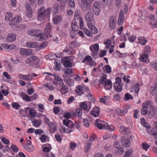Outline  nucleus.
Wrapping results in <instances>:
<instances>
[{
    "label": "nucleus",
    "instance_id": "f257e3e1",
    "mask_svg": "<svg viewBox=\"0 0 157 157\" xmlns=\"http://www.w3.org/2000/svg\"><path fill=\"white\" fill-rule=\"evenodd\" d=\"M27 33L32 36L38 37L40 39L44 40L47 36L46 34L41 33V31L37 29H31L27 31Z\"/></svg>",
    "mask_w": 157,
    "mask_h": 157
},
{
    "label": "nucleus",
    "instance_id": "f03ea898",
    "mask_svg": "<svg viewBox=\"0 0 157 157\" xmlns=\"http://www.w3.org/2000/svg\"><path fill=\"white\" fill-rule=\"evenodd\" d=\"M50 12L49 8L46 9L44 7L40 8L38 11V19L40 21L43 20L48 16Z\"/></svg>",
    "mask_w": 157,
    "mask_h": 157
},
{
    "label": "nucleus",
    "instance_id": "7ed1b4c3",
    "mask_svg": "<svg viewBox=\"0 0 157 157\" xmlns=\"http://www.w3.org/2000/svg\"><path fill=\"white\" fill-rule=\"evenodd\" d=\"M38 61V58L37 57L33 56L26 59L25 61L27 64L32 65L37 64Z\"/></svg>",
    "mask_w": 157,
    "mask_h": 157
},
{
    "label": "nucleus",
    "instance_id": "20e7f679",
    "mask_svg": "<svg viewBox=\"0 0 157 157\" xmlns=\"http://www.w3.org/2000/svg\"><path fill=\"white\" fill-rule=\"evenodd\" d=\"M151 101L148 100L142 104V108L141 110L142 114L145 115L147 113L148 108L151 106Z\"/></svg>",
    "mask_w": 157,
    "mask_h": 157
},
{
    "label": "nucleus",
    "instance_id": "39448f33",
    "mask_svg": "<svg viewBox=\"0 0 157 157\" xmlns=\"http://www.w3.org/2000/svg\"><path fill=\"white\" fill-rule=\"evenodd\" d=\"M148 111V116L149 118H152L155 115L157 111V108L153 105L152 102L151 101V106L149 107Z\"/></svg>",
    "mask_w": 157,
    "mask_h": 157
},
{
    "label": "nucleus",
    "instance_id": "423d86ee",
    "mask_svg": "<svg viewBox=\"0 0 157 157\" xmlns=\"http://www.w3.org/2000/svg\"><path fill=\"white\" fill-rule=\"evenodd\" d=\"M85 20L87 22V24H91L94 23V14L91 11H90L87 13L85 17Z\"/></svg>",
    "mask_w": 157,
    "mask_h": 157
},
{
    "label": "nucleus",
    "instance_id": "0eeeda50",
    "mask_svg": "<svg viewBox=\"0 0 157 157\" xmlns=\"http://www.w3.org/2000/svg\"><path fill=\"white\" fill-rule=\"evenodd\" d=\"M26 109L29 110V115L32 117H34L36 116L37 117H43L45 118L46 116L42 114V113L40 114L37 113L36 111L33 109H30L29 107H27Z\"/></svg>",
    "mask_w": 157,
    "mask_h": 157
},
{
    "label": "nucleus",
    "instance_id": "6e6552de",
    "mask_svg": "<svg viewBox=\"0 0 157 157\" xmlns=\"http://www.w3.org/2000/svg\"><path fill=\"white\" fill-rule=\"evenodd\" d=\"M71 59L68 57H65L62 59V63L66 67H71L72 65Z\"/></svg>",
    "mask_w": 157,
    "mask_h": 157
},
{
    "label": "nucleus",
    "instance_id": "1a4fd4ad",
    "mask_svg": "<svg viewBox=\"0 0 157 157\" xmlns=\"http://www.w3.org/2000/svg\"><path fill=\"white\" fill-rule=\"evenodd\" d=\"M116 19L115 16H112L109 21V28L111 30L115 29L116 25Z\"/></svg>",
    "mask_w": 157,
    "mask_h": 157
},
{
    "label": "nucleus",
    "instance_id": "9d476101",
    "mask_svg": "<svg viewBox=\"0 0 157 157\" xmlns=\"http://www.w3.org/2000/svg\"><path fill=\"white\" fill-rule=\"evenodd\" d=\"M92 3L91 2H86L80 4V6L82 10L84 11L90 10L91 9Z\"/></svg>",
    "mask_w": 157,
    "mask_h": 157
},
{
    "label": "nucleus",
    "instance_id": "9b49d317",
    "mask_svg": "<svg viewBox=\"0 0 157 157\" xmlns=\"http://www.w3.org/2000/svg\"><path fill=\"white\" fill-rule=\"evenodd\" d=\"M121 142L123 146L125 147H128L131 145V142L124 136L122 137Z\"/></svg>",
    "mask_w": 157,
    "mask_h": 157
},
{
    "label": "nucleus",
    "instance_id": "f8f14e48",
    "mask_svg": "<svg viewBox=\"0 0 157 157\" xmlns=\"http://www.w3.org/2000/svg\"><path fill=\"white\" fill-rule=\"evenodd\" d=\"M101 8L100 5L98 2L94 3L93 6V10L96 15H99L100 12Z\"/></svg>",
    "mask_w": 157,
    "mask_h": 157
},
{
    "label": "nucleus",
    "instance_id": "ddd939ff",
    "mask_svg": "<svg viewBox=\"0 0 157 157\" xmlns=\"http://www.w3.org/2000/svg\"><path fill=\"white\" fill-rule=\"evenodd\" d=\"M21 18L18 16H17L12 19L10 22L9 24L11 25H15L18 24L21 21Z\"/></svg>",
    "mask_w": 157,
    "mask_h": 157
},
{
    "label": "nucleus",
    "instance_id": "4468645a",
    "mask_svg": "<svg viewBox=\"0 0 157 157\" xmlns=\"http://www.w3.org/2000/svg\"><path fill=\"white\" fill-rule=\"evenodd\" d=\"M32 51L31 49L21 48L20 50V53L21 55L29 56L32 53Z\"/></svg>",
    "mask_w": 157,
    "mask_h": 157
},
{
    "label": "nucleus",
    "instance_id": "2eb2a0df",
    "mask_svg": "<svg viewBox=\"0 0 157 157\" xmlns=\"http://www.w3.org/2000/svg\"><path fill=\"white\" fill-rule=\"evenodd\" d=\"M150 23L151 25V28L155 29L157 27V20L154 15L150 16Z\"/></svg>",
    "mask_w": 157,
    "mask_h": 157
},
{
    "label": "nucleus",
    "instance_id": "dca6fc26",
    "mask_svg": "<svg viewBox=\"0 0 157 157\" xmlns=\"http://www.w3.org/2000/svg\"><path fill=\"white\" fill-rule=\"evenodd\" d=\"M24 147L29 152H31L34 150V148L31 144V142L29 140L27 141V144L25 145Z\"/></svg>",
    "mask_w": 157,
    "mask_h": 157
},
{
    "label": "nucleus",
    "instance_id": "f3484780",
    "mask_svg": "<svg viewBox=\"0 0 157 157\" xmlns=\"http://www.w3.org/2000/svg\"><path fill=\"white\" fill-rule=\"evenodd\" d=\"M94 23L87 24L90 31L91 33L96 34L98 32V30L96 27L94 25Z\"/></svg>",
    "mask_w": 157,
    "mask_h": 157
},
{
    "label": "nucleus",
    "instance_id": "a211bd4d",
    "mask_svg": "<svg viewBox=\"0 0 157 157\" xmlns=\"http://www.w3.org/2000/svg\"><path fill=\"white\" fill-rule=\"evenodd\" d=\"M64 81L69 86H71L74 85L73 80L68 76H66L64 78Z\"/></svg>",
    "mask_w": 157,
    "mask_h": 157
},
{
    "label": "nucleus",
    "instance_id": "6ab92c4d",
    "mask_svg": "<svg viewBox=\"0 0 157 157\" xmlns=\"http://www.w3.org/2000/svg\"><path fill=\"white\" fill-rule=\"evenodd\" d=\"M124 19V17L123 12V11H121L120 12V14L117 21V24L119 25H121L122 24Z\"/></svg>",
    "mask_w": 157,
    "mask_h": 157
},
{
    "label": "nucleus",
    "instance_id": "aec40b11",
    "mask_svg": "<svg viewBox=\"0 0 157 157\" xmlns=\"http://www.w3.org/2000/svg\"><path fill=\"white\" fill-rule=\"evenodd\" d=\"M150 94L152 95H154L157 93V82L153 84L150 88Z\"/></svg>",
    "mask_w": 157,
    "mask_h": 157
},
{
    "label": "nucleus",
    "instance_id": "412c9836",
    "mask_svg": "<svg viewBox=\"0 0 157 157\" xmlns=\"http://www.w3.org/2000/svg\"><path fill=\"white\" fill-rule=\"evenodd\" d=\"M15 40V34L14 33H10L8 35L6 40L8 42H11L14 41Z\"/></svg>",
    "mask_w": 157,
    "mask_h": 157
},
{
    "label": "nucleus",
    "instance_id": "4be33fe9",
    "mask_svg": "<svg viewBox=\"0 0 157 157\" xmlns=\"http://www.w3.org/2000/svg\"><path fill=\"white\" fill-rule=\"evenodd\" d=\"M75 90L77 93L79 94L78 95L79 96H81L84 93V89H83V87L79 85H78L76 86Z\"/></svg>",
    "mask_w": 157,
    "mask_h": 157
},
{
    "label": "nucleus",
    "instance_id": "5701e85b",
    "mask_svg": "<svg viewBox=\"0 0 157 157\" xmlns=\"http://www.w3.org/2000/svg\"><path fill=\"white\" fill-rule=\"evenodd\" d=\"M26 45L27 47L30 48H33L36 47L37 49L38 44L36 42H28L26 43Z\"/></svg>",
    "mask_w": 157,
    "mask_h": 157
},
{
    "label": "nucleus",
    "instance_id": "b1692460",
    "mask_svg": "<svg viewBox=\"0 0 157 157\" xmlns=\"http://www.w3.org/2000/svg\"><path fill=\"white\" fill-rule=\"evenodd\" d=\"M54 80L56 82H55V84H57L60 85H63V79L59 77L58 75L55 74L54 75Z\"/></svg>",
    "mask_w": 157,
    "mask_h": 157
},
{
    "label": "nucleus",
    "instance_id": "393cba45",
    "mask_svg": "<svg viewBox=\"0 0 157 157\" xmlns=\"http://www.w3.org/2000/svg\"><path fill=\"white\" fill-rule=\"evenodd\" d=\"M73 116L74 117H80L82 116V110L80 108L77 109L75 111H73Z\"/></svg>",
    "mask_w": 157,
    "mask_h": 157
},
{
    "label": "nucleus",
    "instance_id": "a878e982",
    "mask_svg": "<svg viewBox=\"0 0 157 157\" xmlns=\"http://www.w3.org/2000/svg\"><path fill=\"white\" fill-rule=\"evenodd\" d=\"M62 17L61 16L56 15L54 17L53 19V21L55 25H57L61 21Z\"/></svg>",
    "mask_w": 157,
    "mask_h": 157
},
{
    "label": "nucleus",
    "instance_id": "bb28decb",
    "mask_svg": "<svg viewBox=\"0 0 157 157\" xmlns=\"http://www.w3.org/2000/svg\"><path fill=\"white\" fill-rule=\"evenodd\" d=\"M104 84L106 90H110L111 88L112 83L110 80L109 79L106 81Z\"/></svg>",
    "mask_w": 157,
    "mask_h": 157
},
{
    "label": "nucleus",
    "instance_id": "cd10ccee",
    "mask_svg": "<svg viewBox=\"0 0 157 157\" xmlns=\"http://www.w3.org/2000/svg\"><path fill=\"white\" fill-rule=\"evenodd\" d=\"M77 23L75 20H73L71 23V28L73 31H77L78 30V27L77 25Z\"/></svg>",
    "mask_w": 157,
    "mask_h": 157
},
{
    "label": "nucleus",
    "instance_id": "c85d7f7f",
    "mask_svg": "<svg viewBox=\"0 0 157 157\" xmlns=\"http://www.w3.org/2000/svg\"><path fill=\"white\" fill-rule=\"evenodd\" d=\"M139 42L141 45H144L147 41V40L145 39L144 37L140 36L138 38Z\"/></svg>",
    "mask_w": 157,
    "mask_h": 157
},
{
    "label": "nucleus",
    "instance_id": "c756f323",
    "mask_svg": "<svg viewBox=\"0 0 157 157\" xmlns=\"http://www.w3.org/2000/svg\"><path fill=\"white\" fill-rule=\"evenodd\" d=\"M32 122L33 126L36 128L39 127L41 124L40 121L34 118L32 120Z\"/></svg>",
    "mask_w": 157,
    "mask_h": 157
},
{
    "label": "nucleus",
    "instance_id": "7c9ffc66",
    "mask_svg": "<svg viewBox=\"0 0 157 157\" xmlns=\"http://www.w3.org/2000/svg\"><path fill=\"white\" fill-rule=\"evenodd\" d=\"M140 58L143 62L147 63L148 62V55L147 54H144Z\"/></svg>",
    "mask_w": 157,
    "mask_h": 157
},
{
    "label": "nucleus",
    "instance_id": "2f4dec72",
    "mask_svg": "<svg viewBox=\"0 0 157 157\" xmlns=\"http://www.w3.org/2000/svg\"><path fill=\"white\" fill-rule=\"evenodd\" d=\"M141 122L142 125L147 128H150V125L146 121H145L144 118H141Z\"/></svg>",
    "mask_w": 157,
    "mask_h": 157
},
{
    "label": "nucleus",
    "instance_id": "473e14b6",
    "mask_svg": "<svg viewBox=\"0 0 157 157\" xmlns=\"http://www.w3.org/2000/svg\"><path fill=\"white\" fill-rule=\"evenodd\" d=\"M21 95L23 96L22 99L24 100H25L27 101H31L30 97H29L26 94L22 93L21 94Z\"/></svg>",
    "mask_w": 157,
    "mask_h": 157
},
{
    "label": "nucleus",
    "instance_id": "72a5a7b5",
    "mask_svg": "<svg viewBox=\"0 0 157 157\" xmlns=\"http://www.w3.org/2000/svg\"><path fill=\"white\" fill-rule=\"evenodd\" d=\"M113 86L115 90L117 92H119L122 90V86L120 84H118V85L117 86V85H116V84H114Z\"/></svg>",
    "mask_w": 157,
    "mask_h": 157
},
{
    "label": "nucleus",
    "instance_id": "f704fd0d",
    "mask_svg": "<svg viewBox=\"0 0 157 157\" xmlns=\"http://www.w3.org/2000/svg\"><path fill=\"white\" fill-rule=\"evenodd\" d=\"M52 28L50 23H48L46 25L45 31L48 34H49L52 31Z\"/></svg>",
    "mask_w": 157,
    "mask_h": 157
},
{
    "label": "nucleus",
    "instance_id": "c9c22d12",
    "mask_svg": "<svg viewBox=\"0 0 157 157\" xmlns=\"http://www.w3.org/2000/svg\"><path fill=\"white\" fill-rule=\"evenodd\" d=\"M120 132L124 134L127 133L128 132V128L124 126H121L120 128Z\"/></svg>",
    "mask_w": 157,
    "mask_h": 157
},
{
    "label": "nucleus",
    "instance_id": "e433bc0d",
    "mask_svg": "<svg viewBox=\"0 0 157 157\" xmlns=\"http://www.w3.org/2000/svg\"><path fill=\"white\" fill-rule=\"evenodd\" d=\"M47 42H46L41 43L39 45H38L37 50H40L42 48H45L47 46Z\"/></svg>",
    "mask_w": 157,
    "mask_h": 157
},
{
    "label": "nucleus",
    "instance_id": "4c0bfd02",
    "mask_svg": "<svg viewBox=\"0 0 157 157\" xmlns=\"http://www.w3.org/2000/svg\"><path fill=\"white\" fill-rule=\"evenodd\" d=\"M68 88L66 86H63L61 89L60 91L61 93L63 94H65L68 91L67 90Z\"/></svg>",
    "mask_w": 157,
    "mask_h": 157
},
{
    "label": "nucleus",
    "instance_id": "58836bf2",
    "mask_svg": "<svg viewBox=\"0 0 157 157\" xmlns=\"http://www.w3.org/2000/svg\"><path fill=\"white\" fill-rule=\"evenodd\" d=\"M92 142H90L86 144L84 147V151L85 153H87L91 147Z\"/></svg>",
    "mask_w": 157,
    "mask_h": 157
},
{
    "label": "nucleus",
    "instance_id": "ea45409f",
    "mask_svg": "<svg viewBox=\"0 0 157 157\" xmlns=\"http://www.w3.org/2000/svg\"><path fill=\"white\" fill-rule=\"evenodd\" d=\"M106 127L104 129H107L110 131H113L114 128V126L112 125H109L108 123H105Z\"/></svg>",
    "mask_w": 157,
    "mask_h": 157
},
{
    "label": "nucleus",
    "instance_id": "a19ab883",
    "mask_svg": "<svg viewBox=\"0 0 157 157\" xmlns=\"http://www.w3.org/2000/svg\"><path fill=\"white\" fill-rule=\"evenodd\" d=\"M73 111H71L70 112H66L65 113L63 117L64 118H71V117H73Z\"/></svg>",
    "mask_w": 157,
    "mask_h": 157
},
{
    "label": "nucleus",
    "instance_id": "79ce46f5",
    "mask_svg": "<svg viewBox=\"0 0 157 157\" xmlns=\"http://www.w3.org/2000/svg\"><path fill=\"white\" fill-rule=\"evenodd\" d=\"M100 111L98 109L97 110H94L91 112V114L94 117H98Z\"/></svg>",
    "mask_w": 157,
    "mask_h": 157
},
{
    "label": "nucleus",
    "instance_id": "37998d69",
    "mask_svg": "<svg viewBox=\"0 0 157 157\" xmlns=\"http://www.w3.org/2000/svg\"><path fill=\"white\" fill-rule=\"evenodd\" d=\"M105 123L104 121H102L99 119H97L95 121V125H103V124H105Z\"/></svg>",
    "mask_w": 157,
    "mask_h": 157
},
{
    "label": "nucleus",
    "instance_id": "c03bdc74",
    "mask_svg": "<svg viewBox=\"0 0 157 157\" xmlns=\"http://www.w3.org/2000/svg\"><path fill=\"white\" fill-rule=\"evenodd\" d=\"M132 151L133 149L132 148H131L129 150H127L125 153L124 157H128L131 155Z\"/></svg>",
    "mask_w": 157,
    "mask_h": 157
},
{
    "label": "nucleus",
    "instance_id": "a18cd8bd",
    "mask_svg": "<svg viewBox=\"0 0 157 157\" xmlns=\"http://www.w3.org/2000/svg\"><path fill=\"white\" fill-rule=\"evenodd\" d=\"M133 98L132 96L129 93H126L125 95V98L124 99L125 101H128L129 100L132 99Z\"/></svg>",
    "mask_w": 157,
    "mask_h": 157
},
{
    "label": "nucleus",
    "instance_id": "49530a36",
    "mask_svg": "<svg viewBox=\"0 0 157 157\" xmlns=\"http://www.w3.org/2000/svg\"><path fill=\"white\" fill-rule=\"evenodd\" d=\"M13 17V14L10 12H7L6 14L5 20L7 21L10 20V18H11Z\"/></svg>",
    "mask_w": 157,
    "mask_h": 157
},
{
    "label": "nucleus",
    "instance_id": "de8ad7c7",
    "mask_svg": "<svg viewBox=\"0 0 157 157\" xmlns=\"http://www.w3.org/2000/svg\"><path fill=\"white\" fill-rule=\"evenodd\" d=\"M45 122L47 123L50 127H52L55 126V124L53 122H51L48 118H46Z\"/></svg>",
    "mask_w": 157,
    "mask_h": 157
},
{
    "label": "nucleus",
    "instance_id": "09e8293b",
    "mask_svg": "<svg viewBox=\"0 0 157 157\" xmlns=\"http://www.w3.org/2000/svg\"><path fill=\"white\" fill-rule=\"evenodd\" d=\"M90 48L91 51L92 52L91 55L92 56L93 58L94 59H96L97 58V55L98 54V52L94 51L91 46L90 47Z\"/></svg>",
    "mask_w": 157,
    "mask_h": 157
},
{
    "label": "nucleus",
    "instance_id": "8fccbe9b",
    "mask_svg": "<svg viewBox=\"0 0 157 157\" xmlns=\"http://www.w3.org/2000/svg\"><path fill=\"white\" fill-rule=\"evenodd\" d=\"M133 89L134 90L135 93L137 94L139 92L140 89V86L139 84L137 83L134 86Z\"/></svg>",
    "mask_w": 157,
    "mask_h": 157
},
{
    "label": "nucleus",
    "instance_id": "3c124183",
    "mask_svg": "<svg viewBox=\"0 0 157 157\" xmlns=\"http://www.w3.org/2000/svg\"><path fill=\"white\" fill-rule=\"evenodd\" d=\"M33 78V77L31 75L28 74L25 75L24 80L29 81L31 80Z\"/></svg>",
    "mask_w": 157,
    "mask_h": 157
},
{
    "label": "nucleus",
    "instance_id": "603ef678",
    "mask_svg": "<svg viewBox=\"0 0 157 157\" xmlns=\"http://www.w3.org/2000/svg\"><path fill=\"white\" fill-rule=\"evenodd\" d=\"M79 108L81 109H83V110H86L87 109V105H86V103L84 102H82L80 103V105Z\"/></svg>",
    "mask_w": 157,
    "mask_h": 157
},
{
    "label": "nucleus",
    "instance_id": "864d4df0",
    "mask_svg": "<svg viewBox=\"0 0 157 157\" xmlns=\"http://www.w3.org/2000/svg\"><path fill=\"white\" fill-rule=\"evenodd\" d=\"M150 65L152 68H154L155 70L157 71V62H151L150 63Z\"/></svg>",
    "mask_w": 157,
    "mask_h": 157
},
{
    "label": "nucleus",
    "instance_id": "5fc2aeb1",
    "mask_svg": "<svg viewBox=\"0 0 157 157\" xmlns=\"http://www.w3.org/2000/svg\"><path fill=\"white\" fill-rule=\"evenodd\" d=\"M145 53L144 54H147V55L151 52V49L150 47L148 46H146L144 49Z\"/></svg>",
    "mask_w": 157,
    "mask_h": 157
},
{
    "label": "nucleus",
    "instance_id": "6e6d98bb",
    "mask_svg": "<svg viewBox=\"0 0 157 157\" xmlns=\"http://www.w3.org/2000/svg\"><path fill=\"white\" fill-rule=\"evenodd\" d=\"M143 148L145 151H147V149L149 147V145L145 142H143L142 144Z\"/></svg>",
    "mask_w": 157,
    "mask_h": 157
},
{
    "label": "nucleus",
    "instance_id": "4d7b16f0",
    "mask_svg": "<svg viewBox=\"0 0 157 157\" xmlns=\"http://www.w3.org/2000/svg\"><path fill=\"white\" fill-rule=\"evenodd\" d=\"M2 142L5 144H9V140L5 137H2L1 139Z\"/></svg>",
    "mask_w": 157,
    "mask_h": 157
},
{
    "label": "nucleus",
    "instance_id": "13d9d810",
    "mask_svg": "<svg viewBox=\"0 0 157 157\" xmlns=\"http://www.w3.org/2000/svg\"><path fill=\"white\" fill-rule=\"evenodd\" d=\"M90 120H89L87 118H84L83 120V122L84 124V125L86 127H88L89 126V121Z\"/></svg>",
    "mask_w": 157,
    "mask_h": 157
},
{
    "label": "nucleus",
    "instance_id": "bf43d9fd",
    "mask_svg": "<svg viewBox=\"0 0 157 157\" xmlns=\"http://www.w3.org/2000/svg\"><path fill=\"white\" fill-rule=\"evenodd\" d=\"M69 4L72 8H74L75 6L74 0H69Z\"/></svg>",
    "mask_w": 157,
    "mask_h": 157
},
{
    "label": "nucleus",
    "instance_id": "052dcab7",
    "mask_svg": "<svg viewBox=\"0 0 157 157\" xmlns=\"http://www.w3.org/2000/svg\"><path fill=\"white\" fill-rule=\"evenodd\" d=\"M68 118H67L66 120H63V124L65 126H67L69 125V124H70L71 123V121L68 120Z\"/></svg>",
    "mask_w": 157,
    "mask_h": 157
},
{
    "label": "nucleus",
    "instance_id": "680f3d73",
    "mask_svg": "<svg viewBox=\"0 0 157 157\" xmlns=\"http://www.w3.org/2000/svg\"><path fill=\"white\" fill-rule=\"evenodd\" d=\"M105 70L106 73H110L111 72V68L109 65H106L105 66Z\"/></svg>",
    "mask_w": 157,
    "mask_h": 157
},
{
    "label": "nucleus",
    "instance_id": "e2e57ef3",
    "mask_svg": "<svg viewBox=\"0 0 157 157\" xmlns=\"http://www.w3.org/2000/svg\"><path fill=\"white\" fill-rule=\"evenodd\" d=\"M1 45L4 48H5L10 49H12V48H10V47L14 46V45H9L7 44H2Z\"/></svg>",
    "mask_w": 157,
    "mask_h": 157
},
{
    "label": "nucleus",
    "instance_id": "0e129e2a",
    "mask_svg": "<svg viewBox=\"0 0 157 157\" xmlns=\"http://www.w3.org/2000/svg\"><path fill=\"white\" fill-rule=\"evenodd\" d=\"M12 106L13 108L16 109H18L20 107V105L17 103L13 102L12 103Z\"/></svg>",
    "mask_w": 157,
    "mask_h": 157
},
{
    "label": "nucleus",
    "instance_id": "69168bd1",
    "mask_svg": "<svg viewBox=\"0 0 157 157\" xmlns=\"http://www.w3.org/2000/svg\"><path fill=\"white\" fill-rule=\"evenodd\" d=\"M116 5L117 7H119L121 6V0H115Z\"/></svg>",
    "mask_w": 157,
    "mask_h": 157
},
{
    "label": "nucleus",
    "instance_id": "338daca9",
    "mask_svg": "<svg viewBox=\"0 0 157 157\" xmlns=\"http://www.w3.org/2000/svg\"><path fill=\"white\" fill-rule=\"evenodd\" d=\"M101 4L104 6H106L108 4L109 0H100Z\"/></svg>",
    "mask_w": 157,
    "mask_h": 157
},
{
    "label": "nucleus",
    "instance_id": "774afa93",
    "mask_svg": "<svg viewBox=\"0 0 157 157\" xmlns=\"http://www.w3.org/2000/svg\"><path fill=\"white\" fill-rule=\"evenodd\" d=\"M76 144L73 142H71L70 144V148L71 149L73 150L76 146Z\"/></svg>",
    "mask_w": 157,
    "mask_h": 157
}]
</instances>
